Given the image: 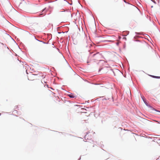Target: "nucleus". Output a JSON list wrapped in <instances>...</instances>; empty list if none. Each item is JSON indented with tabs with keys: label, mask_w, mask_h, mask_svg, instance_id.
Wrapping results in <instances>:
<instances>
[{
	"label": "nucleus",
	"mask_w": 160,
	"mask_h": 160,
	"mask_svg": "<svg viewBox=\"0 0 160 160\" xmlns=\"http://www.w3.org/2000/svg\"><path fill=\"white\" fill-rule=\"evenodd\" d=\"M1 113H0V116L1 115Z\"/></svg>",
	"instance_id": "9b49d317"
},
{
	"label": "nucleus",
	"mask_w": 160,
	"mask_h": 160,
	"mask_svg": "<svg viewBox=\"0 0 160 160\" xmlns=\"http://www.w3.org/2000/svg\"><path fill=\"white\" fill-rule=\"evenodd\" d=\"M36 75L31 74L30 75V77L29 78H28V79L30 80H32V78H33L34 77L36 76Z\"/></svg>",
	"instance_id": "f03ea898"
},
{
	"label": "nucleus",
	"mask_w": 160,
	"mask_h": 160,
	"mask_svg": "<svg viewBox=\"0 0 160 160\" xmlns=\"http://www.w3.org/2000/svg\"><path fill=\"white\" fill-rule=\"evenodd\" d=\"M27 67H28V66H26V65H25V66H23V68H25V69H26V68Z\"/></svg>",
	"instance_id": "423d86ee"
},
{
	"label": "nucleus",
	"mask_w": 160,
	"mask_h": 160,
	"mask_svg": "<svg viewBox=\"0 0 160 160\" xmlns=\"http://www.w3.org/2000/svg\"><path fill=\"white\" fill-rule=\"evenodd\" d=\"M156 110V111H158V112H160V111H157V110Z\"/></svg>",
	"instance_id": "6e6552de"
},
{
	"label": "nucleus",
	"mask_w": 160,
	"mask_h": 160,
	"mask_svg": "<svg viewBox=\"0 0 160 160\" xmlns=\"http://www.w3.org/2000/svg\"><path fill=\"white\" fill-rule=\"evenodd\" d=\"M42 84L41 82H40L39 83H36L35 84V86L37 88H39L41 86H42Z\"/></svg>",
	"instance_id": "7ed1b4c3"
},
{
	"label": "nucleus",
	"mask_w": 160,
	"mask_h": 160,
	"mask_svg": "<svg viewBox=\"0 0 160 160\" xmlns=\"http://www.w3.org/2000/svg\"><path fill=\"white\" fill-rule=\"evenodd\" d=\"M152 77L153 78H158V77L155 76H152Z\"/></svg>",
	"instance_id": "39448f33"
},
{
	"label": "nucleus",
	"mask_w": 160,
	"mask_h": 160,
	"mask_svg": "<svg viewBox=\"0 0 160 160\" xmlns=\"http://www.w3.org/2000/svg\"><path fill=\"white\" fill-rule=\"evenodd\" d=\"M26 72H27V73H28L27 72V70H26Z\"/></svg>",
	"instance_id": "9d476101"
},
{
	"label": "nucleus",
	"mask_w": 160,
	"mask_h": 160,
	"mask_svg": "<svg viewBox=\"0 0 160 160\" xmlns=\"http://www.w3.org/2000/svg\"><path fill=\"white\" fill-rule=\"evenodd\" d=\"M68 96L71 98H74L76 97V96L73 94L72 93L68 94Z\"/></svg>",
	"instance_id": "20e7f679"
},
{
	"label": "nucleus",
	"mask_w": 160,
	"mask_h": 160,
	"mask_svg": "<svg viewBox=\"0 0 160 160\" xmlns=\"http://www.w3.org/2000/svg\"><path fill=\"white\" fill-rule=\"evenodd\" d=\"M153 7V6H151V8H152Z\"/></svg>",
	"instance_id": "1a4fd4ad"
},
{
	"label": "nucleus",
	"mask_w": 160,
	"mask_h": 160,
	"mask_svg": "<svg viewBox=\"0 0 160 160\" xmlns=\"http://www.w3.org/2000/svg\"><path fill=\"white\" fill-rule=\"evenodd\" d=\"M101 56V55L99 52L94 54L93 55V57L94 58V60H97L99 59Z\"/></svg>",
	"instance_id": "f257e3e1"
},
{
	"label": "nucleus",
	"mask_w": 160,
	"mask_h": 160,
	"mask_svg": "<svg viewBox=\"0 0 160 160\" xmlns=\"http://www.w3.org/2000/svg\"><path fill=\"white\" fill-rule=\"evenodd\" d=\"M17 108H18V106H16L15 107V109H17Z\"/></svg>",
	"instance_id": "0eeeda50"
}]
</instances>
